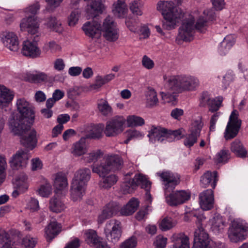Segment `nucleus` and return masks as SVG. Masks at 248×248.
<instances>
[{
	"label": "nucleus",
	"instance_id": "a18cd8bd",
	"mask_svg": "<svg viewBox=\"0 0 248 248\" xmlns=\"http://www.w3.org/2000/svg\"><path fill=\"white\" fill-rule=\"evenodd\" d=\"M28 183L27 182V176L25 175H22L16 179L14 183L15 189H18L19 192H25L28 188Z\"/></svg>",
	"mask_w": 248,
	"mask_h": 248
},
{
	"label": "nucleus",
	"instance_id": "9d476101",
	"mask_svg": "<svg viewBox=\"0 0 248 248\" xmlns=\"http://www.w3.org/2000/svg\"><path fill=\"white\" fill-rule=\"evenodd\" d=\"M203 125L201 117H198L193 121L189 130L190 133L186 135L184 141V144L186 147H191L197 142Z\"/></svg>",
	"mask_w": 248,
	"mask_h": 248
},
{
	"label": "nucleus",
	"instance_id": "1a4fd4ad",
	"mask_svg": "<svg viewBox=\"0 0 248 248\" xmlns=\"http://www.w3.org/2000/svg\"><path fill=\"white\" fill-rule=\"evenodd\" d=\"M125 119L123 117H115L107 121L104 129L107 137H114L122 133L124 128Z\"/></svg>",
	"mask_w": 248,
	"mask_h": 248
},
{
	"label": "nucleus",
	"instance_id": "79ce46f5",
	"mask_svg": "<svg viewBox=\"0 0 248 248\" xmlns=\"http://www.w3.org/2000/svg\"><path fill=\"white\" fill-rule=\"evenodd\" d=\"M102 179L99 182L100 186L104 188H109L114 185L117 181V177L115 174L108 176H101Z\"/></svg>",
	"mask_w": 248,
	"mask_h": 248
},
{
	"label": "nucleus",
	"instance_id": "f257e3e1",
	"mask_svg": "<svg viewBox=\"0 0 248 248\" xmlns=\"http://www.w3.org/2000/svg\"><path fill=\"white\" fill-rule=\"evenodd\" d=\"M16 107L19 114L13 113L8 121L11 131L20 136V142L32 150L36 144V131L30 128L34 121L35 113L32 105L24 98L16 100Z\"/></svg>",
	"mask_w": 248,
	"mask_h": 248
},
{
	"label": "nucleus",
	"instance_id": "49530a36",
	"mask_svg": "<svg viewBox=\"0 0 248 248\" xmlns=\"http://www.w3.org/2000/svg\"><path fill=\"white\" fill-rule=\"evenodd\" d=\"M84 237L86 243L93 246L99 239V236L95 231L88 229L84 231Z\"/></svg>",
	"mask_w": 248,
	"mask_h": 248
},
{
	"label": "nucleus",
	"instance_id": "37998d69",
	"mask_svg": "<svg viewBox=\"0 0 248 248\" xmlns=\"http://www.w3.org/2000/svg\"><path fill=\"white\" fill-rule=\"evenodd\" d=\"M104 129V125L102 124H98L97 125L92 126L90 132L86 136V138L99 139L102 137V131Z\"/></svg>",
	"mask_w": 248,
	"mask_h": 248
},
{
	"label": "nucleus",
	"instance_id": "cd10ccee",
	"mask_svg": "<svg viewBox=\"0 0 248 248\" xmlns=\"http://www.w3.org/2000/svg\"><path fill=\"white\" fill-rule=\"evenodd\" d=\"M174 248H189V238L184 233L175 234L172 237Z\"/></svg>",
	"mask_w": 248,
	"mask_h": 248
},
{
	"label": "nucleus",
	"instance_id": "9b49d317",
	"mask_svg": "<svg viewBox=\"0 0 248 248\" xmlns=\"http://www.w3.org/2000/svg\"><path fill=\"white\" fill-rule=\"evenodd\" d=\"M164 88L171 93H182L181 75H164L163 76Z\"/></svg>",
	"mask_w": 248,
	"mask_h": 248
},
{
	"label": "nucleus",
	"instance_id": "338daca9",
	"mask_svg": "<svg viewBox=\"0 0 248 248\" xmlns=\"http://www.w3.org/2000/svg\"><path fill=\"white\" fill-rule=\"evenodd\" d=\"M47 3L46 10L49 12L53 11L59 7L63 0H45Z\"/></svg>",
	"mask_w": 248,
	"mask_h": 248
},
{
	"label": "nucleus",
	"instance_id": "13d9d810",
	"mask_svg": "<svg viewBox=\"0 0 248 248\" xmlns=\"http://www.w3.org/2000/svg\"><path fill=\"white\" fill-rule=\"evenodd\" d=\"M80 16V11L78 9H75L72 11L68 17V23L70 26H74L78 22Z\"/></svg>",
	"mask_w": 248,
	"mask_h": 248
},
{
	"label": "nucleus",
	"instance_id": "bf43d9fd",
	"mask_svg": "<svg viewBox=\"0 0 248 248\" xmlns=\"http://www.w3.org/2000/svg\"><path fill=\"white\" fill-rule=\"evenodd\" d=\"M230 153L227 149L220 150L216 155V160L217 163L226 162L230 158Z\"/></svg>",
	"mask_w": 248,
	"mask_h": 248
},
{
	"label": "nucleus",
	"instance_id": "052dcab7",
	"mask_svg": "<svg viewBox=\"0 0 248 248\" xmlns=\"http://www.w3.org/2000/svg\"><path fill=\"white\" fill-rule=\"evenodd\" d=\"M37 242L36 238L27 235L23 239L22 245L25 248H34Z\"/></svg>",
	"mask_w": 248,
	"mask_h": 248
},
{
	"label": "nucleus",
	"instance_id": "c9c22d12",
	"mask_svg": "<svg viewBox=\"0 0 248 248\" xmlns=\"http://www.w3.org/2000/svg\"><path fill=\"white\" fill-rule=\"evenodd\" d=\"M107 163L109 165L112 171L120 169L123 165L122 158L117 155H108L105 157Z\"/></svg>",
	"mask_w": 248,
	"mask_h": 248
},
{
	"label": "nucleus",
	"instance_id": "412c9836",
	"mask_svg": "<svg viewBox=\"0 0 248 248\" xmlns=\"http://www.w3.org/2000/svg\"><path fill=\"white\" fill-rule=\"evenodd\" d=\"M91 170L89 168L79 169L75 173L72 183L86 186L87 182L91 178Z\"/></svg>",
	"mask_w": 248,
	"mask_h": 248
},
{
	"label": "nucleus",
	"instance_id": "0eeeda50",
	"mask_svg": "<svg viewBox=\"0 0 248 248\" xmlns=\"http://www.w3.org/2000/svg\"><path fill=\"white\" fill-rule=\"evenodd\" d=\"M248 231V225L240 219L234 220L228 231V237L234 243L245 240Z\"/></svg>",
	"mask_w": 248,
	"mask_h": 248
},
{
	"label": "nucleus",
	"instance_id": "72a5a7b5",
	"mask_svg": "<svg viewBox=\"0 0 248 248\" xmlns=\"http://www.w3.org/2000/svg\"><path fill=\"white\" fill-rule=\"evenodd\" d=\"M60 226L56 222H50L45 229L46 239L49 241L52 240L60 232Z\"/></svg>",
	"mask_w": 248,
	"mask_h": 248
},
{
	"label": "nucleus",
	"instance_id": "393cba45",
	"mask_svg": "<svg viewBox=\"0 0 248 248\" xmlns=\"http://www.w3.org/2000/svg\"><path fill=\"white\" fill-rule=\"evenodd\" d=\"M88 151L86 138H81L74 143L71 148V153L75 156H79L85 154Z\"/></svg>",
	"mask_w": 248,
	"mask_h": 248
},
{
	"label": "nucleus",
	"instance_id": "09e8293b",
	"mask_svg": "<svg viewBox=\"0 0 248 248\" xmlns=\"http://www.w3.org/2000/svg\"><path fill=\"white\" fill-rule=\"evenodd\" d=\"M30 78L35 83L44 82L48 83L49 75L43 72H37L34 74H31Z\"/></svg>",
	"mask_w": 248,
	"mask_h": 248
},
{
	"label": "nucleus",
	"instance_id": "5701e85b",
	"mask_svg": "<svg viewBox=\"0 0 248 248\" xmlns=\"http://www.w3.org/2000/svg\"><path fill=\"white\" fill-rule=\"evenodd\" d=\"M211 229L215 234L223 232L227 223L225 219L220 215L215 214L210 220Z\"/></svg>",
	"mask_w": 248,
	"mask_h": 248
},
{
	"label": "nucleus",
	"instance_id": "a19ab883",
	"mask_svg": "<svg viewBox=\"0 0 248 248\" xmlns=\"http://www.w3.org/2000/svg\"><path fill=\"white\" fill-rule=\"evenodd\" d=\"M136 184V187L140 186L142 188L148 190L151 187V183L148 178L144 175L140 173L136 174L132 179Z\"/></svg>",
	"mask_w": 248,
	"mask_h": 248
},
{
	"label": "nucleus",
	"instance_id": "0e129e2a",
	"mask_svg": "<svg viewBox=\"0 0 248 248\" xmlns=\"http://www.w3.org/2000/svg\"><path fill=\"white\" fill-rule=\"evenodd\" d=\"M137 245V238L135 236H132L123 242L120 248H135Z\"/></svg>",
	"mask_w": 248,
	"mask_h": 248
},
{
	"label": "nucleus",
	"instance_id": "4d7b16f0",
	"mask_svg": "<svg viewBox=\"0 0 248 248\" xmlns=\"http://www.w3.org/2000/svg\"><path fill=\"white\" fill-rule=\"evenodd\" d=\"M176 222L170 217H165L159 224V228L164 231L171 229L176 225Z\"/></svg>",
	"mask_w": 248,
	"mask_h": 248
},
{
	"label": "nucleus",
	"instance_id": "7c9ffc66",
	"mask_svg": "<svg viewBox=\"0 0 248 248\" xmlns=\"http://www.w3.org/2000/svg\"><path fill=\"white\" fill-rule=\"evenodd\" d=\"M235 42V39L233 35H227L220 43L218 47V51L221 55H225L230 50Z\"/></svg>",
	"mask_w": 248,
	"mask_h": 248
},
{
	"label": "nucleus",
	"instance_id": "bb28decb",
	"mask_svg": "<svg viewBox=\"0 0 248 248\" xmlns=\"http://www.w3.org/2000/svg\"><path fill=\"white\" fill-rule=\"evenodd\" d=\"M14 94L10 90L3 85H0V108L7 106L12 101Z\"/></svg>",
	"mask_w": 248,
	"mask_h": 248
},
{
	"label": "nucleus",
	"instance_id": "39448f33",
	"mask_svg": "<svg viewBox=\"0 0 248 248\" xmlns=\"http://www.w3.org/2000/svg\"><path fill=\"white\" fill-rule=\"evenodd\" d=\"M156 9L163 16L162 26L167 30L174 29L184 15L182 10L173 1L159 0Z\"/></svg>",
	"mask_w": 248,
	"mask_h": 248
},
{
	"label": "nucleus",
	"instance_id": "a211bd4d",
	"mask_svg": "<svg viewBox=\"0 0 248 248\" xmlns=\"http://www.w3.org/2000/svg\"><path fill=\"white\" fill-rule=\"evenodd\" d=\"M222 101L223 98L221 96L211 98L208 93L204 92L201 97L200 105L202 107L208 105L209 110L213 112L218 110Z\"/></svg>",
	"mask_w": 248,
	"mask_h": 248
},
{
	"label": "nucleus",
	"instance_id": "423d86ee",
	"mask_svg": "<svg viewBox=\"0 0 248 248\" xmlns=\"http://www.w3.org/2000/svg\"><path fill=\"white\" fill-rule=\"evenodd\" d=\"M192 248H223L221 245H218L211 241L208 233L201 224L197 226L194 232V243Z\"/></svg>",
	"mask_w": 248,
	"mask_h": 248
},
{
	"label": "nucleus",
	"instance_id": "69168bd1",
	"mask_svg": "<svg viewBox=\"0 0 248 248\" xmlns=\"http://www.w3.org/2000/svg\"><path fill=\"white\" fill-rule=\"evenodd\" d=\"M7 163L4 157L0 156V185L5 179Z\"/></svg>",
	"mask_w": 248,
	"mask_h": 248
},
{
	"label": "nucleus",
	"instance_id": "58836bf2",
	"mask_svg": "<svg viewBox=\"0 0 248 248\" xmlns=\"http://www.w3.org/2000/svg\"><path fill=\"white\" fill-rule=\"evenodd\" d=\"M146 105L148 108H152L155 107L158 103L157 93L153 88H149L146 94Z\"/></svg>",
	"mask_w": 248,
	"mask_h": 248
},
{
	"label": "nucleus",
	"instance_id": "f8f14e48",
	"mask_svg": "<svg viewBox=\"0 0 248 248\" xmlns=\"http://www.w3.org/2000/svg\"><path fill=\"white\" fill-rule=\"evenodd\" d=\"M105 233L107 239L112 243L118 241L121 236L120 222L116 220L108 221L106 225Z\"/></svg>",
	"mask_w": 248,
	"mask_h": 248
},
{
	"label": "nucleus",
	"instance_id": "dca6fc26",
	"mask_svg": "<svg viewBox=\"0 0 248 248\" xmlns=\"http://www.w3.org/2000/svg\"><path fill=\"white\" fill-rule=\"evenodd\" d=\"M30 155L28 151L19 150L14 154L10 161L11 166L13 169L18 170L26 166Z\"/></svg>",
	"mask_w": 248,
	"mask_h": 248
},
{
	"label": "nucleus",
	"instance_id": "ddd939ff",
	"mask_svg": "<svg viewBox=\"0 0 248 248\" xmlns=\"http://www.w3.org/2000/svg\"><path fill=\"white\" fill-rule=\"evenodd\" d=\"M168 130L161 126H152L149 131L148 136L153 143L156 142L166 143L171 140L169 138Z\"/></svg>",
	"mask_w": 248,
	"mask_h": 248
},
{
	"label": "nucleus",
	"instance_id": "774afa93",
	"mask_svg": "<svg viewBox=\"0 0 248 248\" xmlns=\"http://www.w3.org/2000/svg\"><path fill=\"white\" fill-rule=\"evenodd\" d=\"M167 239L162 236L159 235L154 242L155 248H165L167 244Z\"/></svg>",
	"mask_w": 248,
	"mask_h": 248
},
{
	"label": "nucleus",
	"instance_id": "f3484780",
	"mask_svg": "<svg viewBox=\"0 0 248 248\" xmlns=\"http://www.w3.org/2000/svg\"><path fill=\"white\" fill-rule=\"evenodd\" d=\"M0 38L4 46L11 51H16L18 49V38L15 32L9 31H3L0 35Z\"/></svg>",
	"mask_w": 248,
	"mask_h": 248
},
{
	"label": "nucleus",
	"instance_id": "2eb2a0df",
	"mask_svg": "<svg viewBox=\"0 0 248 248\" xmlns=\"http://www.w3.org/2000/svg\"><path fill=\"white\" fill-rule=\"evenodd\" d=\"M20 27L22 31H27L31 34H35L38 32L39 21L35 16H26L21 20Z\"/></svg>",
	"mask_w": 248,
	"mask_h": 248
},
{
	"label": "nucleus",
	"instance_id": "6e6d98bb",
	"mask_svg": "<svg viewBox=\"0 0 248 248\" xmlns=\"http://www.w3.org/2000/svg\"><path fill=\"white\" fill-rule=\"evenodd\" d=\"M103 155L101 150H93L90 153L87 154L84 156V159L87 163L95 162L98 160Z\"/></svg>",
	"mask_w": 248,
	"mask_h": 248
},
{
	"label": "nucleus",
	"instance_id": "c03bdc74",
	"mask_svg": "<svg viewBox=\"0 0 248 248\" xmlns=\"http://www.w3.org/2000/svg\"><path fill=\"white\" fill-rule=\"evenodd\" d=\"M68 185L67 179L65 175L62 172H59L55 175L54 182V186L59 190H62Z\"/></svg>",
	"mask_w": 248,
	"mask_h": 248
},
{
	"label": "nucleus",
	"instance_id": "f03ea898",
	"mask_svg": "<svg viewBox=\"0 0 248 248\" xmlns=\"http://www.w3.org/2000/svg\"><path fill=\"white\" fill-rule=\"evenodd\" d=\"M163 182L164 194L166 202L171 206L183 204L188 201L191 197L189 191L179 190L171 193L180 183V176L176 173L169 171L157 172Z\"/></svg>",
	"mask_w": 248,
	"mask_h": 248
},
{
	"label": "nucleus",
	"instance_id": "f704fd0d",
	"mask_svg": "<svg viewBox=\"0 0 248 248\" xmlns=\"http://www.w3.org/2000/svg\"><path fill=\"white\" fill-rule=\"evenodd\" d=\"M45 25L48 29L52 31L60 33L63 30L61 22L55 17L50 16L46 18Z\"/></svg>",
	"mask_w": 248,
	"mask_h": 248
},
{
	"label": "nucleus",
	"instance_id": "b1692460",
	"mask_svg": "<svg viewBox=\"0 0 248 248\" xmlns=\"http://www.w3.org/2000/svg\"><path fill=\"white\" fill-rule=\"evenodd\" d=\"M218 180V175L216 171H207L201 178V184L203 187H207L211 185L212 188H215Z\"/></svg>",
	"mask_w": 248,
	"mask_h": 248
},
{
	"label": "nucleus",
	"instance_id": "864d4df0",
	"mask_svg": "<svg viewBox=\"0 0 248 248\" xmlns=\"http://www.w3.org/2000/svg\"><path fill=\"white\" fill-rule=\"evenodd\" d=\"M193 217H196L197 220H196V223L197 226L199 224H201V222L204 219L205 217L202 215L199 214V211L197 210H192L189 212H186L185 213V215L184 217V220L186 221H188Z\"/></svg>",
	"mask_w": 248,
	"mask_h": 248
},
{
	"label": "nucleus",
	"instance_id": "4c0bfd02",
	"mask_svg": "<svg viewBox=\"0 0 248 248\" xmlns=\"http://www.w3.org/2000/svg\"><path fill=\"white\" fill-rule=\"evenodd\" d=\"M97 109L99 112L104 116L112 114V108L108 102L104 99H101L97 102Z\"/></svg>",
	"mask_w": 248,
	"mask_h": 248
},
{
	"label": "nucleus",
	"instance_id": "e2e57ef3",
	"mask_svg": "<svg viewBox=\"0 0 248 248\" xmlns=\"http://www.w3.org/2000/svg\"><path fill=\"white\" fill-rule=\"evenodd\" d=\"M6 243H8L11 247H16L15 242L9 239L8 233L4 230L0 229V244L3 243V246Z\"/></svg>",
	"mask_w": 248,
	"mask_h": 248
},
{
	"label": "nucleus",
	"instance_id": "7ed1b4c3",
	"mask_svg": "<svg viewBox=\"0 0 248 248\" xmlns=\"http://www.w3.org/2000/svg\"><path fill=\"white\" fill-rule=\"evenodd\" d=\"M82 29L87 36L95 40L99 39L102 34L109 42H115L119 37L117 24L110 16L104 20L102 25L95 21L87 22Z\"/></svg>",
	"mask_w": 248,
	"mask_h": 248
},
{
	"label": "nucleus",
	"instance_id": "de8ad7c7",
	"mask_svg": "<svg viewBox=\"0 0 248 248\" xmlns=\"http://www.w3.org/2000/svg\"><path fill=\"white\" fill-rule=\"evenodd\" d=\"M49 208L54 212H60L64 210L65 205L60 199L53 197L50 200Z\"/></svg>",
	"mask_w": 248,
	"mask_h": 248
},
{
	"label": "nucleus",
	"instance_id": "ea45409f",
	"mask_svg": "<svg viewBox=\"0 0 248 248\" xmlns=\"http://www.w3.org/2000/svg\"><path fill=\"white\" fill-rule=\"evenodd\" d=\"M129 174L125 175L124 181L121 186V191L124 194L132 193L136 188V184L133 179H129Z\"/></svg>",
	"mask_w": 248,
	"mask_h": 248
},
{
	"label": "nucleus",
	"instance_id": "8fccbe9b",
	"mask_svg": "<svg viewBox=\"0 0 248 248\" xmlns=\"http://www.w3.org/2000/svg\"><path fill=\"white\" fill-rule=\"evenodd\" d=\"M51 185L47 182L41 185L37 190V194L44 198H48L52 193Z\"/></svg>",
	"mask_w": 248,
	"mask_h": 248
},
{
	"label": "nucleus",
	"instance_id": "4be33fe9",
	"mask_svg": "<svg viewBox=\"0 0 248 248\" xmlns=\"http://www.w3.org/2000/svg\"><path fill=\"white\" fill-rule=\"evenodd\" d=\"M182 92L188 91H194L199 85V81L195 77L181 75Z\"/></svg>",
	"mask_w": 248,
	"mask_h": 248
},
{
	"label": "nucleus",
	"instance_id": "3c124183",
	"mask_svg": "<svg viewBox=\"0 0 248 248\" xmlns=\"http://www.w3.org/2000/svg\"><path fill=\"white\" fill-rule=\"evenodd\" d=\"M126 122L129 127L142 126L144 124V120L142 117L134 115L127 116Z\"/></svg>",
	"mask_w": 248,
	"mask_h": 248
},
{
	"label": "nucleus",
	"instance_id": "aec40b11",
	"mask_svg": "<svg viewBox=\"0 0 248 248\" xmlns=\"http://www.w3.org/2000/svg\"><path fill=\"white\" fill-rule=\"evenodd\" d=\"M214 194L212 189H207L201 193L199 202L201 208L204 210H208L213 207Z\"/></svg>",
	"mask_w": 248,
	"mask_h": 248
},
{
	"label": "nucleus",
	"instance_id": "6e6552de",
	"mask_svg": "<svg viewBox=\"0 0 248 248\" xmlns=\"http://www.w3.org/2000/svg\"><path fill=\"white\" fill-rule=\"evenodd\" d=\"M238 113L236 110L232 111L224 132V138L229 140L235 137L239 131L241 121L238 118Z\"/></svg>",
	"mask_w": 248,
	"mask_h": 248
},
{
	"label": "nucleus",
	"instance_id": "e433bc0d",
	"mask_svg": "<svg viewBox=\"0 0 248 248\" xmlns=\"http://www.w3.org/2000/svg\"><path fill=\"white\" fill-rule=\"evenodd\" d=\"M127 6L123 0H118L113 4L112 11L118 17H124L127 12Z\"/></svg>",
	"mask_w": 248,
	"mask_h": 248
},
{
	"label": "nucleus",
	"instance_id": "2f4dec72",
	"mask_svg": "<svg viewBox=\"0 0 248 248\" xmlns=\"http://www.w3.org/2000/svg\"><path fill=\"white\" fill-rule=\"evenodd\" d=\"M86 186L72 183L71 186V197L74 201H80L85 193Z\"/></svg>",
	"mask_w": 248,
	"mask_h": 248
},
{
	"label": "nucleus",
	"instance_id": "5fc2aeb1",
	"mask_svg": "<svg viewBox=\"0 0 248 248\" xmlns=\"http://www.w3.org/2000/svg\"><path fill=\"white\" fill-rule=\"evenodd\" d=\"M61 49L62 47L60 45L54 41L46 42L43 47V49L46 52L49 51L52 53L59 52L61 50Z\"/></svg>",
	"mask_w": 248,
	"mask_h": 248
},
{
	"label": "nucleus",
	"instance_id": "20e7f679",
	"mask_svg": "<svg viewBox=\"0 0 248 248\" xmlns=\"http://www.w3.org/2000/svg\"><path fill=\"white\" fill-rule=\"evenodd\" d=\"M215 18V13L212 10H205L203 12L202 15L197 19L194 26V17L191 15H188L182 21L179 29L177 39L184 41H190L192 39L195 29L201 32H203L206 29L208 22L213 21Z\"/></svg>",
	"mask_w": 248,
	"mask_h": 248
},
{
	"label": "nucleus",
	"instance_id": "4468645a",
	"mask_svg": "<svg viewBox=\"0 0 248 248\" xmlns=\"http://www.w3.org/2000/svg\"><path fill=\"white\" fill-rule=\"evenodd\" d=\"M21 53L26 57L35 59L41 56V50L36 41L27 40L22 43Z\"/></svg>",
	"mask_w": 248,
	"mask_h": 248
},
{
	"label": "nucleus",
	"instance_id": "603ef678",
	"mask_svg": "<svg viewBox=\"0 0 248 248\" xmlns=\"http://www.w3.org/2000/svg\"><path fill=\"white\" fill-rule=\"evenodd\" d=\"M143 3L140 0H135L130 5V10L133 14L141 16L143 14Z\"/></svg>",
	"mask_w": 248,
	"mask_h": 248
},
{
	"label": "nucleus",
	"instance_id": "c85d7f7f",
	"mask_svg": "<svg viewBox=\"0 0 248 248\" xmlns=\"http://www.w3.org/2000/svg\"><path fill=\"white\" fill-rule=\"evenodd\" d=\"M230 149L237 156L244 158L248 156V152L241 141L236 139L231 143Z\"/></svg>",
	"mask_w": 248,
	"mask_h": 248
},
{
	"label": "nucleus",
	"instance_id": "473e14b6",
	"mask_svg": "<svg viewBox=\"0 0 248 248\" xmlns=\"http://www.w3.org/2000/svg\"><path fill=\"white\" fill-rule=\"evenodd\" d=\"M139 205V202L138 200L132 198L121 209V214L124 216L131 215L136 211Z\"/></svg>",
	"mask_w": 248,
	"mask_h": 248
},
{
	"label": "nucleus",
	"instance_id": "6ab92c4d",
	"mask_svg": "<svg viewBox=\"0 0 248 248\" xmlns=\"http://www.w3.org/2000/svg\"><path fill=\"white\" fill-rule=\"evenodd\" d=\"M120 207L115 202H111L107 204L104 207L102 212L99 215L98 222L99 223H102L106 219L116 215L120 210Z\"/></svg>",
	"mask_w": 248,
	"mask_h": 248
},
{
	"label": "nucleus",
	"instance_id": "680f3d73",
	"mask_svg": "<svg viewBox=\"0 0 248 248\" xmlns=\"http://www.w3.org/2000/svg\"><path fill=\"white\" fill-rule=\"evenodd\" d=\"M125 24L129 30L134 32L139 31V26L138 21L134 19H127L125 21Z\"/></svg>",
	"mask_w": 248,
	"mask_h": 248
},
{
	"label": "nucleus",
	"instance_id": "a878e982",
	"mask_svg": "<svg viewBox=\"0 0 248 248\" xmlns=\"http://www.w3.org/2000/svg\"><path fill=\"white\" fill-rule=\"evenodd\" d=\"M104 8L101 0H92L91 4L88 6L86 9L89 18L95 17L98 14L102 13Z\"/></svg>",
	"mask_w": 248,
	"mask_h": 248
},
{
	"label": "nucleus",
	"instance_id": "c756f323",
	"mask_svg": "<svg viewBox=\"0 0 248 248\" xmlns=\"http://www.w3.org/2000/svg\"><path fill=\"white\" fill-rule=\"evenodd\" d=\"M110 166L105 158L100 164L92 165L91 168L93 173H97L101 177L107 175L110 171H112Z\"/></svg>",
	"mask_w": 248,
	"mask_h": 248
}]
</instances>
